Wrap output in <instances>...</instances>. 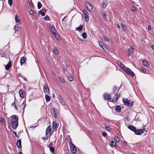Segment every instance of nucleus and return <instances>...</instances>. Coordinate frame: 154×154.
I'll return each mask as SVG.
<instances>
[{
    "instance_id": "35",
    "label": "nucleus",
    "mask_w": 154,
    "mask_h": 154,
    "mask_svg": "<svg viewBox=\"0 0 154 154\" xmlns=\"http://www.w3.org/2000/svg\"><path fill=\"white\" fill-rule=\"evenodd\" d=\"M15 21L18 23L20 21V20L19 19V16L16 15L15 17Z\"/></svg>"
},
{
    "instance_id": "6",
    "label": "nucleus",
    "mask_w": 154,
    "mask_h": 154,
    "mask_svg": "<svg viewBox=\"0 0 154 154\" xmlns=\"http://www.w3.org/2000/svg\"><path fill=\"white\" fill-rule=\"evenodd\" d=\"M85 5L87 9L90 11H91L93 9V7L91 4L88 2H86L85 3Z\"/></svg>"
},
{
    "instance_id": "53",
    "label": "nucleus",
    "mask_w": 154,
    "mask_h": 154,
    "mask_svg": "<svg viewBox=\"0 0 154 154\" xmlns=\"http://www.w3.org/2000/svg\"><path fill=\"white\" fill-rule=\"evenodd\" d=\"M13 132L14 134L15 135V137H17V134L16 133V132L14 131H13Z\"/></svg>"
},
{
    "instance_id": "48",
    "label": "nucleus",
    "mask_w": 154,
    "mask_h": 154,
    "mask_svg": "<svg viewBox=\"0 0 154 154\" xmlns=\"http://www.w3.org/2000/svg\"><path fill=\"white\" fill-rule=\"evenodd\" d=\"M50 151L52 152L54 151V148L53 147L51 146L50 148Z\"/></svg>"
},
{
    "instance_id": "9",
    "label": "nucleus",
    "mask_w": 154,
    "mask_h": 154,
    "mask_svg": "<svg viewBox=\"0 0 154 154\" xmlns=\"http://www.w3.org/2000/svg\"><path fill=\"white\" fill-rule=\"evenodd\" d=\"M43 88L45 93L46 94H49V90L48 86L46 85H44Z\"/></svg>"
},
{
    "instance_id": "25",
    "label": "nucleus",
    "mask_w": 154,
    "mask_h": 154,
    "mask_svg": "<svg viewBox=\"0 0 154 154\" xmlns=\"http://www.w3.org/2000/svg\"><path fill=\"white\" fill-rule=\"evenodd\" d=\"M107 5V2H103L102 3V5L103 7V8H105L106 7Z\"/></svg>"
},
{
    "instance_id": "19",
    "label": "nucleus",
    "mask_w": 154,
    "mask_h": 154,
    "mask_svg": "<svg viewBox=\"0 0 154 154\" xmlns=\"http://www.w3.org/2000/svg\"><path fill=\"white\" fill-rule=\"evenodd\" d=\"M51 113L53 116L56 117V112L55 108L53 110L51 111Z\"/></svg>"
},
{
    "instance_id": "36",
    "label": "nucleus",
    "mask_w": 154,
    "mask_h": 154,
    "mask_svg": "<svg viewBox=\"0 0 154 154\" xmlns=\"http://www.w3.org/2000/svg\"><path fill=\"white\" fill-rule=\"evenodd\" d=\"M102 15L104 20H106L107 19V17L106 14L105 13H102Z\"/></svg>"
},
{
    "instance_id": "2",
    "label": "nucleus",
    "mask_w": 154,
    "mask_h": 154,
    "mask_svg": "<svg viewBox=\"0 0 154 154\" xmlns=\"http://www.w3.org/2000/svg\"><path fill=\"white\" fill-rule=\"evenodd\" d=\"M51 126L49 125L48 126L46 129L45 135L47 139H48L52 134L51 133Z\"/></svg>"
},
{
    "instance_id": "24",
    "label": "nucleus",
    "mask_w": 154,
    "mask_h": 154,
    "mask_svg": "<svg viewBox=\"0 0 154 154\" xmlns=\"http://www.w3.org/2000/svg\"><path fill=\"white\" fill-rule=\"evenodd\" d=\"M115 109L117 112H120L121 110V106H117L116 107Z\"/></svg>"
},
{
    "instance_id": "55",
    "label": "nucleus",
    "mask_w": 154,
    "mask_h": 154,
    "mask_svg": "<svg viewBox=\"0 0 154 154\" xmlns=\"http://www.w3.org/2000/svg\"><path fill=\"white\" fill-rule=\"evenodd\" d=\"M14 29L16 30H17L18 27H17L16 25H15L14 27Z\"/></svg>"
},
{
    "instance_id": "5",
    "label": "nucleus",
    "mask_w": 154,
    "mask_h": 154,
    "mask_svg": "<svg viewBox=\"0 0 154 154\" xmlns=\"http://www.w3.org/2000/svg\"><path fill=\"white\" fill-rule=\"evenodd\" d=\"M70 149L72 152L73 153H75L76 151V149L75 146L72 143H69Z\"/></svg>"
},
{
    "instance_id": "15",
    "label": "nucleus",
    "mask_w": 154,
    "mask_h": 154,
    "mask_svg": "<svg viewBox=\"0 0 154 154\" xmlns=\"http://www.w3.org/2000/svg\"><path fill=\"white\" fill-rule=\"evenodd\" d=\"M60 103L63 106L65 105V103L63 100L62 98L60 96L58 97Z\"/></svg>"
},
{
    "instance_id": "64",
    "label": "nucleus",
    "mask_w": 154,
    "mask_h": 154,
    "mask_svg": "<svg viewBox=\"0 0 154 154\" xmlns=\"http://www.w3.org/2000/svg\"><path fill=\"white\" fill-rule=\"evenodd\" d=\"M1 1H2V0H1Z\"/></svg>"
},
{
    "instance_id": "30",
    "label": "nucleus",
    "mask_w": 154,
    "mask_h": 154,
    "mask_svg": "<svg viewBox=\"0 0 154 154\" xmlns=\"http://www.w3.org/2000/svg\"><path fill=\"white\" fill-rule=\"evenodd\" d=\"M11 106H14L15 109H17V106L16 103L14 102L12 104Z\"/></svg>"
},
{
    "instance_id": "26",
    "label": "nucleus",
    "mask_w": 154,
    "mask_h": 154,
    "mask_svg": "<svg viewBox=\"0 0 154 154\" xmlns=\"http://www.w3.org/2000/svg\"><path fill=\"white\" fill-rule=\"evenodd\" d=\"M82 25H80L79 27L76 28V30L79 31H80L82 30Z\"/></svg>"
},
{
    "instance_id": "31",
    "label": "nucleus",
    "mask_w": 154,
    "mask_h": 154,
    "mask_svg": "<svg viewBox=\"0 0 154 154\" xmlns=\"http://www.w3.org/2000/svg\"><path fill=\"white\" fill-rule=\"evenodd\" d=\"M20 109H23L25 108V105L24 104V101H23V103L20 106Z\"/></svg>"
},
{
    "instance_id": "58",
    "label": "nucleus",
    "mask_w": 154,
    "mask_h": 154,
    "mask_svg": "<svg viewBox=\"0 0 154 154\" xmlns=\"http://www.w3.org/2000/svg\"><path fill=\"white\" fill-rule=\"evenodd\" d=\"M127 54H128V56H130V54H129V53H128V52H127Z\"/></svg>"
},
{
    "instance_id": "17",
    "label": "nucleus",
    "mask_w": 154,
    "mask_h": 154,
    "mask_svg": "<svg viewBox=\"0 0 154 154\" xmlns=\"http://www.w3.org/2000/svg\"><path fill=\"white\" fill-rule=\"evenodd\" d=\"M116 143L114 141H112L111 142V143L109 144L110 146L112 147L114 146L116 148H117V146L116 145Z\"/></svg>"
},
{
    "instance_id": "21",
    "label": "nucleus",
    "mask_w": 154,
    "mask_h": 154,
    "mask_svg": "<svg viewBox=\"0 0 154 154\" xmlns=\"http://www.w3.org/2000/svg\"><path fill=\"white\" fill-rule=\"evenodd\" d=\"M128 128L129 129H130L131 130L134 131H134H135V130L136 129V128L134 127L133 126H131V125H129L128 126Z\"/></svg>"
},
{
    "instance_id": "38",
    "label": "nucleus",
    "mask_w": 154,
    "mask_h": 154,
    "mask_svg": "<svg viewBox=\"0 0 154 154\" xmlns=\"http://www.w3.org/2000/svg\"><path fill=\"white\" fill-rule=\"evenodd\" d=\"M38 13L39 14H41L42 16H44L45 15V13L44 12H42L41 11H38Z\"/></svg>"
},
{
    "instance_id": "50",
    "label": "nucleus",
    "mask_w": 154,
    "mask_h": 154,
    "mask_svg": "<svg viewBox=\"0 0 154 154\" xmlns=\"http://www.w3.org/2000/svg\"><path fill=\"white\" fill-rule=\"evenodd\" d=\"M60 81L62 83H64V79L62 78H60Z\"/></svg>"
},
{
    "instance_id": "37",
    "label": "nucleus",
    "mask_w": 154,
    "mask_h": 154,
    "mask_svg": "<svg viewBox=\"0 0 154 154\" xmlns=\"http://www.w3.org/2000/svg\"><path fill=\"white\" fill-rule=\"evenodd\" d=\"M114 139V140L117 142H118L119 141V139L118 136H115Z\"/></svg>"
},
{
    "instance_id": "33",
    "label": "nucleus",
    "mask_w": 154,
    "mask_h": 154,
    "mask_svg": "<svg viewBox=\"0 0 154 154\" xmlns=\"http://www.w3.org/2000/svg\"><path fill=\"white\" fill-rule=\"evenodd\" d=\"M98 43L100 47L103 50H104V48H103L104 45L103 44V43L101 42H98Z\"/></svg>"
},
{
    "instance_id": "49",
    "label": "nucleus",
    "mask_w": 154,
    "mask_h": 154,
    "mask_svg": "<svg viewBox=\"0 0 154 154\" xmlns=\"http://www.w3.org/2000/svg\"><path fill=\"white\" fill-rule=\"evenodd\" d=\"M29 13L31 15H34V11L32 10H30L29 11Z\"/></svg>"
},
{
    "instance_id": "23",
    "label": "nucleus",
    "mask_w": 154,
    "mask_h": 154,
    "mask_svg": "<svg viewBox=\"0 0 154 154\" xmlns=\"http://www.w3.org/2000/svg\"><path fill=\"white\" fill-rule=\"evenodd\" d=\"M118 65L119 66L122 68L123 70L125 69V68L124 67V65L122 64L121 62H119L118 63Z\"/></svg>"
},
{
    "instance_id": "34",
    "label": "nucleus",
    "mask_w": 154,
    "mask_h": 154,
    "mask_svg": "<svg viewBox=\"0 0 154 154\" xmlns=\"http://www.w3.org/2000/svg\"><path fill=\"white\" fill-rule=\"evenodd\" d=\"M42 6V4L40 2H38V8L40 9Z\"/></svg>"
},
{
    "instance_id": "57",
    "label": "nucleus",
    "mask_w": 154,
    "mask_h": 154,
    "mask_svg": "<svg viewBox=\"0 0 154 154\" xmlns=\"http://www.w3.org/2000/svg\"><path fill=\"white\" fill-rule=\"evenodd\" d=\"M117 27H118L119 29H120L121 28L119 26V25H117Z\"/></svg>"
},
{
    "instance_id": "12",
    "label": "nucleus",
    "mask_w": 154,
    "mask_h": 154,
    "mask_svg": "<svg viewBox=\"0 0 154 154\" xmlns=\"http://www.w3.org/2000/svg\"><path fill=\"white\" fill-rule=\"evenodd\" d=\"M141 61L143 63V65L146 67H149V64L148 62L146 60H142Z\"/></svg>"
},
{
    "instance_id": "47",
    "label": "nucleus",
    "mask_w": 154,
    "mask_h": 154,
    "mask_svg": "<svg viewBox=\"0 0 154 154\" xmlns=\"http://www.w3.org/2000/svg\"><path fill=\"white\" fill-rule=\"evenodd\" d=\"M44 19L46 20H50V18L49 16H46L44 17Z\"/></svg>"
},
{
    "instance_id": "63",
    "label": "nucleus",
    "mask_w": 154,
    "mask_h": 154,
    "mask_svg": "<svg viewBox=\"0 0 154 154\" xmlns=\"http://www.w3.org/2000/svg\"><path fill=\"white\" fill-rule=\"evenodd\" d=\"M133 154H134V153H133Z\"/></svg>"
},
{
    "instance_id": "18",
    "label": "nucleus",
    "mask_w": 154,
    "mask_h": 154,
    "mask_svg": "<svg viewBox=\"0 0 154 154\" xmlns=\"http://www.w3.org/2000/svg\"><path fill=\"white\" fill-rule=\"evenodd\" d=\"M26 59L25 57H22L20 60V62L21 64H23L26 62Z\"/></svg>"
},
{
    "instance_id": "32",
    "label": "nucleus",
    "mask_w": 154,
    "mask_h": 154,
    "mask_svg": "<svg viewBox=\"0 0 154 154\" xmlns=\"http://www.w3.org/2000/svg\"><path fill=\"white\" fill-rule=\"evenodd\" d=\"M133 50H134V48L132 47H130V48L128 49V51L131 54L133 53H134Z\"/></svg>"
},
{
    "instance_id": "20",
    "label": "nucleus",
    "mask_w": 154,
    "mask_h": 154,
    "mask_svg": "<svg viewBox=\"0 0 154 154\" xmlns=\"http://www.w3.org/2000/svg\"><path fill=\"white\" fill-rule=\"evenodd\" d=\"M11 66V62L10 61H9V63H8L5 66V69L7 70H8L9 69L10 67Z\"/></svg>"
},
{
    "instance_id": "46",
    "label": "nucleus",
    "mask_w": 154,
    "mask_h": 154,
    "mask_svg": "<svg viewBox=\"0 0 154 154\" xmlns=\"http://www.w3.org/2000/svg\"><path fill=\"white\" fill-rule=\"evenodd\" d=\"M68 78L69 80L70 81H72L73 80V78L71 76H70V75L68 76Z\"/></svg>"
},
{
    "instance_id": "29",
    "label": "nucleus",
    "mask_w": 154,
    "mask_h": 154,
    "mask_svg": "<svg viewBox=\"0 0 154 154\" xmlns=\"http://www.w3.org/2000/svg\"><path fill=\"white\" fill-rule=\"evenodd\" d=\"M82 36L83 38L85 39L87 38V33L86 32H83L82 34Z\"/></svg>"
},
{
    "instance_id": "11",
    "label": "nucleus",
    "mask_w": 154,
    "mask_h": 154,
    "mask_svg": "<svg viewBox=\"0 0 154 154\" xmlns=\"http://www.w3.org/2000/svg\"><path fill=\"white\" fill-rule=\"evenodd\" d=\"M144 129H139L138 130H135V131H134V132L135 134L139 135L142 133L143 131L144 130Z\"/></svg>"
},
{
    "instance_id": "16",
    "label": "nucleus",
    "mask_w": 154,
    "mask_h": 154,
    "mask_svg": "<svg viewBox=\"0 0 154 154\" xmlns=\"http://www.w3.org/2000/svg\"><path fill=\"white\" fill-rule=\"evenodd\" d=\"M16 144L18 147L21 148V140H19L17 141L16 143Z\"/></svg>"
},
{
    "instance_id": "45",
    "label": "nucleus",
    "mask_w": 154,
    "mask_h": 154,
    "mask_svg": "<svg viewBox=\"0 0 154 154\" xmlns=\"http://www.w3.org/2000/svg\"><path fill=\"white\" fill-rule=\"evenodd\" d=\"M8 2L9 5L11 6L13 4L12 0H8Z\"/></svg>"
},
{
    "instance_id": "44",
    "label": "nucleus",
    "mask_w": 154,
    "mask_h": 154,
    "mask_svg": "<svg viewBox=\"0 0 154 154\" xmlns=\"http://www.w3.org/2000/svg\"><path fill=\"white\" fill-rule=\"evenodd\" d=\"M54 54L56 55H58L59 54L58 51V50L56 49H54Z\"/></svg>"
},
{
    "instance_id": "8",
    "label": "nucleus",
    "mask_w": 154,
    "mask_h": 154,
    "mask_svg": "<svg viewBox=\"0 0 154 154\" xmlns=\"http://www.w3.org/2000/svg\"><path fill=\"white\" fill-rule=\"evenodd\" d=\"M50 31L52 34L54 35H56V30L53 26V25H51L49 26Z\"/></svg>"
},
{
    "instance_id": "1",
    "label": "nucleus",
    "mask_w": 154,
    "mask_h": 154,
    "mask_svg": "<svg viewBox=\"0 0 154 154\" xmlns=\"http://www.w3.org/2000/svg\"><path fill=\"white\" fill-rule=\"evenodd\" d=\"M18 118L16 115H13L11 117V124L12 128L14 129H16L18 125Z\"/></svg>"
},
{
    "instance_id": "7",
    "label": "nucleus",
    "mask_w": 154,
    "mask_h": 154,
    "mask_svg": "<svg viewBox=\"0 0 154 154\" xmlns=\"http://www.w3.org/2000/svg\"><path fill=\"white\" fill-rule=\"evenodd\" d=\"M59 124L56 121H53L52 124V129L54 131H56L57 128L58 127Z\"/></svg>"
},
{
    "instance_id": "3",
    "label": "nucleus",
    "mask_w": 154,
    "mask_h": 154,
    "mask_svg": "<svg viewBox=\"0 0 154 154\" xmlns=\"http://www.w3.org/2000/svg\"><path fill=\"white\" fill-rule=\"evenodd\" d=\"M122 101L124 104L127 106H131L133 105V102L131 101L126 99L123 98Z\"/></svg>"
},
{
    "instance_id": "54",
    "label": "nucleus",
    "mask_w": 154,
    "mask_h": 154,
    "mask_svg": "<svg viewBox=\"0 0 154 154\" xmlns=\"http://www.w3.org/2000/svg\"><path fill=\"white\" fill-rule=\"evenodd\" d=\"M148 29L149 30H151V27L150 26H148Z\"/></svg>"
},
{
    "instance_id": "39",
    "label": "nucleus",
    "mask_w": 154,
    "mask_h": 154,
    "mask_svg": "<svg viewBox=\"0 0 154 154\" xmlns=\"http://www.w3.org/2000/svg\"><path fill=\"white\" fill-rule=\"evenodd\" d=\"M103 38L104 40L105 41H106L107 42H109L110 40L108 38L106 37L105 36H103Z\"/></svg>"
},
{
    "instance_id": "62",
    "label": "nucleus",
    "mask_w": 154,
    "mask_h": 154,
    "mask_svg": "<svg viewBox=\"0 0 154 154\" xmlns=\"http://www.w3.org/2000/svg\"><path fill=\"white\" fill-rule=\"evenodd\" d=\"M25 79H26V78H25V79H24V80H25Z\"/></svg>"
},
{
    "instance_id": "56",
    "label": "nucleus",
    "mask_w": 154,
    "mask_h": 154,
    "mask_svg": "<svg viewBox=\"0 0 154 154\" xmlns=\"http://www.w3.org/2000/svg\"><path fill=\"white\" fill-rule=\"evenodd\" d=\"M151 47L152 50H154V46L153 45H152L151 46Z\"/></svg>"
},
{
    "instance_id": "10",
    "label": "nucleus",
    "mask_w": 154,
    "mask_h": 154,
    "mask_svg": "<svg viewBox=\"0 0 154 154\" xmlns=\"http://www.w3.org/2000/svg\"><path fill=\"white\" fill-rule=\"evenodd\" d=\"M83 12L84 15L85 21L86 22L88 21L89 20V16L88 12L85 11H83Z\"/></svg>"
},
{
    "instance_id": "27",
    "label": "nucleus",
    "mask_w": 154,
    "mask_h": 154,
    "mask_svg": "<svg viewBox=\"0 0 154 154\" xmlns=\"http://www.w3.org/2000/svg\"><path fill=\"white\" fill-rule=\"evenodd\" d=\"M19 94L20 96L23 97H24V91H23L20 90L19 91Z\"/></svg>"
},
{
    "instance_id": "14",
    "label": "nucleus",
    "mask_w": 154,
    "mask_h": 154,
    "mask_svg": "<svg viewBox=\"0 0 154 154\" xmlns=\"http://www.w3.org/2000/svg\"><path fill=\"white\" fill-rule=\"evenodd\" d=\"M120 94H117L116 95V97L115 98H114L112 100V102L114 103H115L117 100H118V99L120 97Z\"/></svg>"
},
{
    "instance_id": "61",
    "label": "nucleus",
    "mask_w": 154,
    "mask_h": 154,
    "mask_svg": "<svg viewBox=\"0 0 154 154\" xmlns=\"http://www.w3.org/2000/svg\"><path fill=\"white\" fill-rule=\"evenodd\" d=\"M53 97H54V94H53Z\"/></svg>"
},
{
    "instance_id": "13",
    "label": "nucleus",
    "mask_w": 154,
    "mask_h": 154,
    "mask_svg": "<svg viewBox=\"0 0 154 154\" xmlns=\"http://www.w3.org/2000/svg\"><path fill=\"white\" fill-rule=\"evenodd\" d=\"M103 97L105 99L108 100H110L111 98L110 96L107 94H104L103 95Z\"/></svg>"
},
{
    "instance_id": "59",
    "label": "nucleus",
    "mask_w": 154,
    "mask_h": 154,
    "mask_svg": "<svg viewBox=\"0 0 154 154\" xmlns=\"http://www.w3.org/2000/svg\"><path fill=\"white\" fill-rule=\"evenodd\" d=\"M18 154H22V153L21 152H19L18 153Z\"/></svg>"
},
{
    "instance_id": "41",
    "label": "nucleus",
    "mask_w": 154,
    "mask_h": 154,
    "mask_svg": "<svg viewBox=\"0 0 154 154\" xmlns=\"http://www.w3.org/2000/svg\"><path fill=\"white\" fill-rule=\"evenodd\" d=\"M141 72L143 73H145L146 72V69L143 67L141 68Z\"/></svg>"
},
{
    "instance_id": "40",
    "label": "nucleus",
    "mask_w": 154,
    "mask_h": 154,
    "mask_svg": "<svg viewBox=\"0 0 154 154\" xmlns=\"http://www.w3.org/2000/svg\"><path fill=\"white\" fill-rule=\"evenodd\" d=\"M54 35L56 37V38H57V40H60V36L58 34H57V33H56V35Z\"/></svg>"
},
{
    "instance_id": "43",
    "label": "nucleus",
    "mask_w": 154,
    "mask_h": 154,
    "mask_svg": "<svg viewBox=\"0 0 154 154\" xmlns=\"http://www.w3.org/2000/svg\"><path fill=\"white\" fill-rule=\"evenodd\" d=\"M105 128L107 131L109 132L111 131V129L109 126H106L105 127Z\"/></svg>"
},
{
    "instance_id": "28",
    "label": "nucleus",
    "mask_w": 154,
    "mask_h": 154,
    "mask_svg": "<svg viewBox=\"0 0 154 154\" xmlns=\"http://www.w3.org/2000/svg\"><path fill=\"white\" fill-rule=\"evenodd\" d=\"M0 122L2 123V124L4 125H5L6 123L5 120V119H3V118H1Z\"/></svg>"
},
{
    "instance_id": "51",
    "label": "nucleus",
    "mask_w": 154,
    "mask_h": 154,
    "mask_svg": "<svg viewBox=\"0 0 154 154\" xmlns=\"http://www.w3.org/2000/svg\"><path fill=\"white\" fill-rule=\"evenodd\" d=\"M131 10L132 11H135L136 9L135 8H134V7H132L131 8Z\"/></svg>"
},
{
    "instance_id": "60",
    "label": "nucleus",
    "mask_w": 154,
    "mask_h": 154,
    "mask_svg": "<svg viewBox=\"0 0 154 154\" xmlns=\"http://www.w3.org/2000/svg\"><path fill=\"white\" fill-rule=\"evenodd\" d=\"M42 139H43V140H45V137H43L42 138Z\"/></svg>"
},
{
    "instance_id": "52",
    "label": "nucleus",
    "mask_w": 154,
    "mask_h": 154,
    "mask_svg": "<svg viewBox=\"0 0 154 154\" xmlns=\"http://www.w3.org/2000/svg\"><path fill=\"white\" fill-rule=\"evenodd\" d=\"M102 135L103 136L105 137L107 135V134L106 132H104L102 133Z\"/></svg>"
},
{
    "instance_id": "4",
    "label": "nucleus",
    "mask_w": 154,
    "mask_h": 154,
    "mask_svg": "<svg viewBox=\"0 0 154 154\" xmlns=\"http://www.w3.org/2000/svg\"><path fill=\"white\" fill-rule=\"evenodd\" d=\"M124 70L127 74L129 75L132 77H134V73L129 68L127 67Z\"/></svg>"
},
{
    "instance_id": "22",
    "label": "nucleus",
    "mask_w": 154,
    "mask_h": 154,
    "mask_svg": "<svg viewBox=\"0 0 154 154\" xmlns=\"http://www.w3.org/2000/svg\"><path fill=\"white\" fill-rule=\"evenodd\" d=\"M45 98L46 101L47 102L51 100V97L50 96L47 94L45 95Z\"/></svg>"
},
{
    "instance_id": "42",
    "label": "nucleus",
    "mask_w": 154,
    "mask_h": 154,
    "mask_svg": "<svg viewBox=\"0 0 154 154\" xmlns=\"http://www.w3.org/2000/svg\"><path fill=\"white\" fill-rule=\"evenodd\" d=\"M121 26L122 28L124 30H125L126 29V26L123 24H121Z\"/></svg>"
}]
</instances>
